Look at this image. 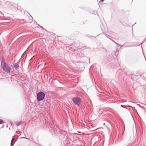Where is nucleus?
I'll return each mask as SVG.
<instances>
[{"instance_id": "1", "label": "nucleus", "mask_w": 146, "mask_h": 146, "mask_svg": "<svg viewBox=\"0 0 146 146\" xmlns=\"http://www.w3.org/2000/svg\"><path fill=\"white\" fill-rule=\"evenodd\" d=\"M1 65L3 70L7 74H9L11 70V67L8 65L6 63L4 57H2L1 62Z\"/></svg>"}, {"instance_id": "2", "label": "nucleus", "mask_w": 146, "mask_h": 146, "mask_svg": "<svg viewBox=\"0 0 146 146\" xmlns=\"http://www.w3.org/2000/svg\"><path fill=\"white\" fill-rule=\"evenodd\" d=\"M83 94L80 93L79 96H77L72 98V101L75 104L79 106L81 104L82 99V98Z\"/></svg>"}, {"instance_id": "3", "label": "nucleus", "mask_w": 146, "mask_h": 146, "mask_svg": "<svg viewBox=\"0 0 146 146\" xmlns=\"http://www.w3.org/2000/svg\"><path fill=\"white\" fill-rule=\"evenodd\" d=\"M45 94L42 91L39 92L36 94V99L38 102L43 101L44 99Z\"/></svg>"}, {"instance_id": "4", "label": "nucleus", "mask_w": 146, "mask_h": 146, "mask_svg": "<svg viewBox=\"0 0 146 146\" xmlns=\"http://www.w3.org/2000/svg\"><path fill=\"white\" fill-rule=\"evenodd\" d=\"M130 43L127 42L124 44L123 45H122L121 47H124L125 48L131 47L133 46L131 45Z\"/></svg>"}, {"instance_id": "5", "label": "nucleus", "mask_w": 146, "mask_h": 146, "mask_svg": "<svg viewBox=\"0 0 146 146\" xmlns=\"http://www.w3.org/2000/svg\"><path fill=\"white\" fill-rule=\"evenodd\" d=\"M8 3H9L10 5L11 6H13L15 7H17V9H19L20 7L19 6H17V5L16 4L13 3V2H8Z\"/></svg>"}, {"instance_id": "6", "label": "nucleus", "mask_w": 146, "mask_h": 146, "mask_svg": "<svg viewBox=\"0 0 146 146\" xmlns=\"http://www.w3.org/2000/svg\"><path fill=\"white\" fill-rule=\"evenodd\" d=\"M13 67L15 69L17 70L19 68V66L17 63H15Z\"/></svg>"}, {"instance_id": "7", "label": "nucleus", "mask_w": 146, "mask_h": 146, "mask_svg": "<svg viewBox=\"0 0 146 146\" xmlns=\"http://www.w3.org/2000/svg\"><path fill=\"white\" fill-rule=\"evenodd\" d=\"M13 138L11 140V145L10 146H12L14 144H13Z\"/></svg>"}, {"instance_id": "8", "label": "nucleus", "mask_w": 146, "mask_h": 146, "mask_svg": "<svg viewBox=\"0 0 146 146\" xmlns=\"http://www.w3.org/2000/svg\"><path fill=\"white\" fill-rule=\"evenodd\" d=\"M22 123V121H20V122L17 123L16 124V125L17 126H19V125H21V124Z\"/></svg>"}, {"instance_id": "9", "label": "nucleus", "mask_w": 146, "mask_h": 146, "mask_svg": "<svg viewBox=\"0 0 146 146\" xmlns=\"http://www.w3.org/2000/svg\"><path fill=\"white\" fill-rule=\"evenodd\" d=\"M46 102L47 103V104H46V106L48 107L49 106H50V104L49 103V102H48V101H46Z\"/></svg>"}, {"instance_id": "10", "label": "nucleus", "mask_w": 146, "mask_h": 146, "mask_svg": "<svg viewBox=\"0 0 146 146\" xmlns=\"http://www.w3.org/2000/svg\"><path fill=\"white\" fill-rule=\"evenodd\" d=\"M4 123V121L2 119H0V125L1 124Z\"/></svg>"}, {"instance_id": "11", "label": "nucleus", "mask_w": 146, "mask_h": 146, "mask_svg": "<svg viewBox=\"0 0 146 146\" xmlns=\"http://www.w3.org/2000/svg\"><path fill=\"white\" fill-rule=\"evenodd\" d=\"M130 107L132 108L133 110L134 111H137L136 110V109L134 107H133L131 106H130Z\"/></svg>"}, {"instance_id": "12", "label": "nucleus", "mask_w": 146, "mask_h": 146, "mask_svg": "<svg viewBox=\"0 0 146 146\" xmlns=\"http://www.w3.org/2000/svg\"><path fill=\"white\" fill-rule=\"evenodd\" d=\"M121 72V70H118L117 72V74L120 73Z\"/></svg>"}, {"instance_id": "13", "label": "nucleus", "mask_w": 146, "mask_h": 146, "mask_svg": "<svg viewBox=\"0 0 146 146\" xmlns=\"http://www.w3.org/2000/svg\"><path fill=\"white\" fill-rule=\"evenodd\" d=\"M145 42V40H143L141 42V44H139V45H138V46H140V45H141V44H142L143 43Z\"/></svg>"}, {"instance_id": "14", "label": "nucleus", "mask_w": 146, "mask_h": 146, "mask_svg": "<svg viewBox=\"0 0 146 146\" xmlns=\"http://www.w3.org/2000/svg\"><path fill=\"white\" fill-rule=\"evenodd\" d=\"M105 0H101L100 1V2H99V3H100L101 2V3H102L104 1H105Z\"/></svg>"}, {"instance_id": "15", "label": "nucleus", "mask_w": 146, "mask_h": 146, "mask_svg": "<svg viewBox=\"0 0 146 146\" xmlns=\"http://www.w3.org/2000/svg\"><path fill=\"white\" fill-rule=\"evenodd\" d=\"M121 106L123 108H126L125 107V106H124L123 105H121Z\"/></svg>"}, {"instance_id": "16", "label": "nucleus", "mask_w": 146, "mask_h": 146, "mask_svg": "<svg viewBox=\"0 0 146 146\" xmlns=\"http://www.w3.org/2000/svg\"><path fill=\"white\" fill-rule=\"evenodd\" d=\"M110 39L111 40L113 41L116 44H117V45H119V44L117 43H116L114 41H113V40H112L110 38Z\"/></svg>"}, {"instance_id": "17", "label": "nucleus", "mask_w": 146, "mask_h": 146, "mask_svg": "<svg viewBox=\"0 0 146 146\" xmlns=\"http://www.w3.org/2000/svg\"><path fill=\"white\" fill-rule=\"evenodd\" d=\"M119 45V46H121H121H122L121 45L119 44V45Z\"/></svg>"}, {"instance_id": "18", "label": "nucleus", "mask_w": 146, "mask_h": 146, "mask_svg": "<svg viewBox=\"0 0 146 146\" xmlns=\"http://www.w3.org/2000/svg\"><path fill=\"white\" fill-rule=\"evenodd\" d=\"M51 127V128H53V129H54V127Z\"/></svg>"}, {"instance_id": "19", "label": "nucleus", "mask_w": 146, "mask_h": 146, "mask_svg": "<svg viewBox=\"0 0 146 146\" xmlns=\"http://www.w3.org/2000/svg\"><path fill=\"white\" fill-rule=\"evenodd\" d=\"M143 55L144 56V57H145V56L144 54V53H143Z\"/></svg>"}, {"instance_id": "20", "label": "nucleus", "mask_w": 146, "mask_h": 146, "mask_svg": "<svg viewBox=\"0 0 146 146\" xmlns=\"http://www.w3.org/2000/svg\"><path fill=\"white\" fill-rule=\"evenodd\" d=\"M146 40V38H145L144 40Z\"/></svg>"}, {"instance_id": "21", "label": "nucleus", "mask_w": 146, "mask_h": 146, "mask_svg": "<svg viewBox=\"0 0 146 146\" xmlns=\"http://www.w3.org/2000/svg\"><path fill=\"white\" fill-rule=\"evenodd\" d=\"M141 48H142V49H143V48H142V47L141 46Z\"/></svg>"}, {"instance_id": "22", "label": "nucleus", "mask_w": 146, "mask_h": 146, "mask_svg": "<svg viewBox=\"0 0 146 146\" xmlns=\"http://www.w3.org/2000/svg\"><path fill=\"white\" fill-rule=\"evenodd\" d=\"M145 58V60H146V58Z\"/></svg>"}, {"instance_id": "23", "label": "nucleus", "mask_w": 146, "mask_h": 146, "mask_svg": "<svg viewBox=\"0 0 146 146\" xmlns=\"http://www.w3.org/2000/svg\"><path fill=\"white\" fill-rule=\"evenodd\" d=\"M145 58V60H146V58Z\"/></svg>"}]
</instances>
